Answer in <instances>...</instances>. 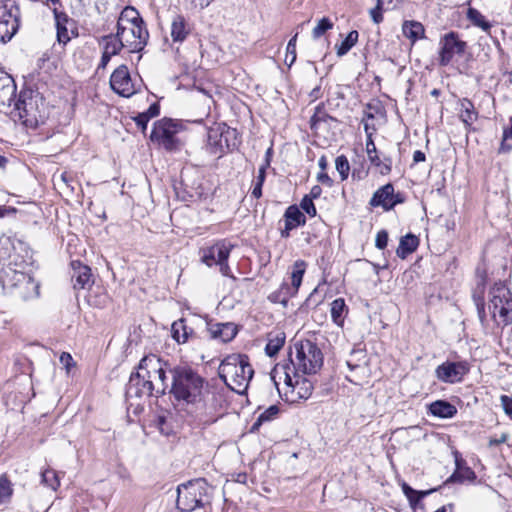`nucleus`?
<instances>
[{"instance_id":"16","label":"nucleus","mask_w":512,"mask_h":512,"mask_svg":"<svg viewBox=\"0 0 512 512\" xmlns=\"http://www.w3.org/2000/svg\"><path fill=\"white\" fill-rule=\"evenodd\" d=\"M121 39L126 44V47L130 48L131 52L142 51L149 39L146 24L135 23V25H126Z\"/></svg>"},{"instance_id":"50","label":"nucleus","mask_w":512,"mask_h":512,"mask_svg":"<svg viewBox=\"0 0 512 512\" xmlns=\"http://www.w3.org/2000/svg\"><path fill=\"white\" fill-rule=\"evenodd\" d=\"M300 207L303 209L305 213H307L310 217H315L317 214L316 207L311 200V197L304 196L300 202Z\"/></svg>"},{"instance_id":"3","label":"nucleus","mask_w":512,"mask_h":512,"mask_svg":"<svg viewBox=\"0 0 512 512\" xmlns=\"http://www.w3.org/2000/svg\"><path fill=\"white\" fill-rule=\"evenodd\" d=\"M254 370L245 354H231L219 366V376L231 390L238 394L246 392Z\"/></svg>"},{"instance_id":"34","label":"nucleus","mask_w":512,"mask_h":512,"mask_svg":"<svg viewBox=\"0 0 512 512\" xmlns=\"http://www.w3.org/2000/svg\"><path fill=\"white\" fill-rule=\"evenodd\" d=\"M296 293L295 288L291 287L287 282H283L278 290L268 296V299L272 303H279L286 307L289 299Z\"/></svg>"},{"instance_id":"7","label":"nucleus","mask_w":512,"mask_h":512,"mask_svg":"<svg viewBox=\"0 0 512 512\" xmlns=\"http://www.w3.org/2000/svg\"><path fill=\"white\" fill-rule=\"evenodd\" d=\"M208 484L204 479H196L181 484L177 488L176 505L181 512H192L203 506Z\"/></svg>"},{"instance_id":"60","label":"nucleus","mask_w":512,"mask_h":512,"mask_svg":"<svg viewBox=\"0 0 512 512\" xmlns=\"http://www.w3.org/2000/svg\"><path fill=\"white\" fill-rule=\"evenodd\" d=\"M187 197L183 196L184 200L193 199L195 197H200L202 195V190L200 189V186L198 187H191L189 190L186 191Z\"/></svg>"},{"instance_id":"43","label":"nucleus","mask_w":512,"mask_h":512,"mask_svg":"<svg viewBox=\"0 0 512 512\" xmlns=\"http://www.w3.org/2000/svg\"><path fill=\"white\" fill-rule=\"evenodd\" d=\"M41 482L52 490H56L60 485L57 473L52 469H46L41 474Z\"/></svg>"},{"instance_id":"29","label":"nucleus","mask_w":512,"mask_h":512,"mask_svg":"<svg viewBox=\"0 0 512 512\" xmlns=\"http://www.w3.org/2000/svg\"><path fill=\"white\" fill-rule=\"evenodd\" d=\"M191 31V27L182 15H176L171 23V37L174 42H183Z\"/></svg>"},{"instance_id":"2","label":"nucleus","mask_w":512,"mask_h":512,"mask_svg":"<svg viewBox=\"0 0 512 512\" xmlns=\"http://www.w3.org/2000/svg\"><path fill=\"white\" fill-rule=\"evenodd\" d=\"M172 381L169 394L178 405H197L203 401L205 379L189 365L169 368Z\"/></svg>"},{"instance_id":"12","label":"nucleus","mask_w":512,"mask_h":512,"mask_svg":"<svg viewBox=\"0 0 512 512\" xmlns=\"http://www.w3.org/2000/svg\"><path fill=\"white\" fill-rule=\"evenodd\" d=\"M19 8L11 0H0V43H6L20 26Z\"/></svg>"},{"instance_id":"38","label":"nucleus","mask_w":512,"mask_h":512,"mask_svg":"<svg viewBox=\"0 0 512 512\" xmlns=\"http://www.w3.org/2000/svg\"><path fill=\"white\" fill-rule=\"evenodd\" d=\"M467 18L474 26L481 28L485 32H488L491 28L490 22L487 21L485 16L475 8L468 9Z\"/></svg>"},{"instance_id":"53","label":"nucleus","mask_w":512,"mask_h":512,"mask_svg":"<svg viewBox=\"0 0 512 512\" xmlns=\"http://www.w3.org/2000/svg\"><path fill=\"white\" fill-rule=\"evenodd\" d=\"M500 402L504 412L512 419V397L502 395L500 397Z\"/></svg>"},{"instance_id":"24","label":"nucleus","mask_w":512,"mask_h":512,"mask_svg":"<svg viewBox=\"0 0 512 512\" xmlns=\"http://www.w3.org/2000/svg\"><path fill=\"white\" fill-rule=\"evenodd\" d=\"M285 383L292 387L291 393L295 394V396L299 399H308L314 389L312 382L304 377L297 378L295 383H293L289 374H286Z\"/></svg>"},{"instance_id":"57","label":"nucleus","mask_w":512,"mask_h":512,"mask_svg":"<svg viewBox=\"0 0 512 512\" xmlns=\"http://www.w3.org/2000/svg\"><path fill=\"white\" fill-rule=\"evenodd\" d=\"M61 364L64 365V367L69 370L70 367L74 364V361H73V358L72 356L67 353V352H63L61 355H60V358H59Z\"/></svg>"},{"instance_id":"35","label":"nucleus","mask_w":512,"mask_h":512,"mask_svg":"<svg viewBox=\"0 0 512 512\" xmlns=\"http://www.w3.org/2000/svg\"><path fill=\"white\" fill-rule=\"evenodd\" d=\"M346 312L347 306L343 298H337L331 303V318L336 325L343 324Z\"/></svg>"},{"instance_id":"15","label":"nucleus","mask_w":512,"mask_h":512,"mask_svg":"<svg viewBox=\"0 0 512 512\" xmlns=\"http://www.w3.org/2000/svg\"><path fill=\"white\" fill-rule=\"evenodd\" d=\"M404 202V194L401 192L395 193L394 186L391 183H388L374 192L369 204L372 207H382L385 211H389L397 204Z\"/></svg>"},{"instance_id":"45","label":"nucleus","mask_w":512,"mask_h":512,"mask_svg":"<svg viewBox=\"0 0 512 512\" xmlns=\"http://www.w3.org/2000/svg\"><path fill=\"white\" fill-rule=\"evenodd\" d=\"M335 166L341 177V180H346L350 171V164L347 157L345 155L338 156L335 160Z\"/></svg>"},{"instance_id":"40","label":"nucleus","mask_w":512,"mask_h":512,"mask_svg":"<svg viewBox=\"0 0 512 512\" xmlns=\"http://www.w3.org/2000/svg\"><path fill=\"white\" fill-rule=\"evenodd\" d=\"M358 37V31H350L346 38L341 42V44L339 46H336L337 56L342 57L346 55L351 50V48L357 43Z\"/></svg>"},{"instance_id":"4","label":"nucleus","mask_w":512,"mask_h":512,"mask_svg":"<svg viewBox=\"0 0 512 512\" xmlns=\"http://www.w3.org/2000/svg\"><path fill=\"white\" fill-rule=\"evenodd\" d=\"M15 110L27 127H35L46 118L44 98L37 90H22L15 102Z\"/></svg>"},{"instance_id":"58","label":"nucleus","mask_w":512,"mask_h":512,"mask_svg":"<svg viewBox=\"0 0 512 512\" xmlns=\"http://www.w3.org/2000/svg\"><path fill=\"white\" fill-rule=\"evenodd\" d=\"M391 166H392V161L390 158H384V162H382L380 160V166H378L380 168V173L382 175H387L391 172Z\"/></svg>"},{"instance_id":"1","label":"nucleus","mask_w":512,"mask_h":512,"mask_svg":"<svg viewBox=\"0 0 512 512\" xmlns=\"http://www.w3.org/2000/svg\"><path fill=\"white\" fill-rule=\"evenodd\" d=\"M32 250L16 235L0 237V286L6 294L23 301L40 295V283L26 272L31 263Z\"/></svg>"},{"instance_id":"36","label":"nucleus","mask_w":512,"mask_h":512,"mask_svg":"<svg viewBox=\"0 0 512 512\" xmlns=\"http://www.w3.org/2000/svg\"><path fill=\"white\" fill-rule=\"evenodd\" d=\"M279 412L280 409L278 405H271L270 407H268L264 412H262L258 416L256 421L251 426L250 432H257L263 423L276 419Z\"/></svg>"},{"instance_id":"11","label":"nucleus","mask_w":512,"mask_h":512,"mask_svg":"<svg viewBox=\"0 0 512 512\" xmlns=\"http://www.w3.org/2000/svg\"><path fill=\"white\" fill-rule=\"evenodd\" d=\"M149 371L137 367L136 372H132L126 386V400L133 405L131 400L142 399L143 397H156L154 382L151 381Z\"/></svg>"},{"instance_id":"8","label":"nucleus","mask_w":512,"mask_h":512,"mask_svg":"<svg viewBox=\"0 0 512 512\" xmlns=\"http://www.w3.org/2000/svg\"><path fill=\"white\" fill-rule=\"evenodd\" d=\"M237 131L226 125L212 127L207 132L206 149L211 155L221 157L237 147Z\"/></svg>"},{"instance_id":"13","label":"nucleus","mask_w":512,"mask_h":512,"mask_svg":"<svg viewBox=\"0 0 512 512\" xmlns=\"http://www.w3.org/2000/svg\"><path fill=\"white\" fill-rule=\"evenodd\" d=\"M231 249V244L226 241H219L211 247L202 249L201 261L209 267L218 265L221 274L228 277L231 271L228 265Z\"/></svg>"},{"instance_id":"6","label":"nucleus","mask_w":512,"mask_h":512,"mask_svg":"<svg viewBox=\"0 0 512 512\" xmlns=\"http://www.w3.org/2000/svg\"><path fill=\"white\" fill-rule=\"evenodd\" d=\"M295 358L291 359L294 368L303 374L316 373L323 365L320 348L310 340L295 343Z\"/></svg>"},{"instance_id":"49","label":"nucleus","mask_w":512,"mask_h":512,"mask_svg":"<svg viewBox=\"0 0 512 512\" xmlns=\"http://www.w3.org/2000/svg\"><path fill=\"white\" fill-rule=\"evenodd\" d=\"M296 40H297V34H295L288 42L287 44V54L285 62L288 66H291L295 60H296Z\"/></svg>"},{"instance_id":"33","label":"nucleus","mask_w":512,"mask_h":512,"mask_svg":"<svg viewBox=\"0 0 512 512\" xmlns=\"http://www.w3.org/2000/svg\"><path fill=\"white\" fill-rule=\"evenodd\" d=\"M460 119L467 128L478 119V112L476 111L474 104L468 98L460 100Z\"/></svg>"},{"instance_id":"54","label":"nucleus","mask_w":512,"mask_h":512,"mask_svg":"<svg viewBox=\"0 0 512 512\" xmlns=\"http://www.w3.org/2000/svg\"><path fill=\"white\" fill-rule=\"evenodd\" d=\"M409 491V495L406 496L409 499L411 505H415L426 495L425 492H419L417 490H414L413 488H409Z\"/></svg>"},{"instance_id":"56","label":"nucleus","mask_w":512,"mask_h":512,"mask_svg":"<svg viewBox=\"0 0 512 512\" xmlns=\"http://www.w3.org/2000/svg\"><path fill=\"white\" fill-rule=\"evenodd\" d=\"M143 114H146L147 117H149V120L158 116L160 113V106L158 103H153L149 106V108L142 112Z\"/></svg>"},{"instance_id":"52","label":"nucleus","mask_w":512,"mask_h":512,"mask_svg":"<svg viewBox=\"0 0 512 512\" xmlns=\"http://www.w3.org/2000/svg\"><path fill=\"white\" fill-rule=\"evenodd\" d=\"M388 244V232L386 230H380L375 239L376 248L383 250Z\"/></svg>"},{"instance_id":"30","label":"nucleus","mask_w":512,"mask_h":512,"mask_svg":"<svg viewBox=\"0 0 512 512\" xmlns=\"http://www.w3.org/2000/svg\"><path fill=\"white\" fill-rule=\"evenodd\" d=\"M429 413L439 418H452L457 414V408L446 400H436L428 407Z\"/></svg>"},{"instance_id":"42","label":"nucleus","mask_w":512,"mask_h":512,"mask_svg":"<svg viewBox=\"0 0 512 512\" xmlns=\"http://www.w3.org/2000/svg\"><path fill=\"white\" fill-rule=\"evenodd\" d=\"M13 495V488L10 480L5 476H0V505L10 502Z\"/></svg>"},{"instance_id":"23","label":"nucleus","mask_w":512,"mask_h":512,"mask_svg":"<svg viewBox=\"0 0 512 512\" xmlns=\"http://www.w3.org/2000/svg\"><path fill=\"white\" fill-rule=\"evenodd\" d=\"M72 281L75 289H85L93 283L91 268L79 261H72Z\"/></svg>"},{"instance_id":"62","label":"nucleus","mask_w":512,"mask_h":512,"mask_svg":"<svg viewBox=\"0 0 512 512\" xmlns=\"http://www.w3.org/2000/svg\"><path fill=\"white\" fill-rule=\"evenodd\" d=\"M322 194V188L321 186L319 185H314L311 190H310V193L307 195L308 197H311V200L313 199H317L321 196Z\"/></svg>"},{"instance_id":"48","label":"nucleus","mask_w":512,"mask_h":512,"mask_svg":"<svg viewBox=\"0 0 512 512\" xmlns=\"http://www.w3.org/2000/svg\"><path fill=\"white\" fill-rule=\"evenodd\" d=\"M509 140H512V116L510 117V126L503 131L499 152L506 153L512 150V145L508 143Z\"/></svg>"},{"instance_id":"31","label":"nucleus","mask_w":512,"mask_h":512,"mask_svg":"<svg viewBox=\"0 0 512 512\" xmlns=\"http://www.w3.org/2000/svg\"><path fill=\"white\" fill-rule=\"evenodd\" d=\"M402 32L412 44L425 37V28L423 24L414 20L404 21L402 24Z\"/></svg>"},{"instance_id":"20","label":"nucleus","mask_w":512,"mask_h":512,"mask_svg":"<svg viewBox=\"0 0 512 512\" xmlns=\"http://www.w3.org/2000/svg\"><path fill=\"white\" fill-rule=\"evenodd\" d=\"M206 326L210 338L222 343L232 341L238 333L237 326L232 322L214 323L209 320L206 321Z\"/></svg>"},{"instance_id":"25","label":"nucleus","mask_w":512,"mask_h":512,"mask_svg":"<svg viewBox=\"0 0 512 512\" xmlns=\"http://www.w3.org/2000/svg\"><path fill=\"white\" fill-rule=\"evenodd\" d=\"M123 34H119V31L116 30V33H111L108 35H104L101 37L100 44L103 47V52L115 56L120 53V51L126 47V44L123 42L121 37Z\"/></svg>"},{"instance_id":"44","label":"nucleus","mask_w":512,"mask_h":512,"mask_svg":"<svg viewBox=\"0 0 512 512\" xmlns=\"http://www.w3.org/2000/svg\"><path fill=\"white\" fill-rule=\"evenodd\" d=\"M333 26H334V24L329 18H327V17L321 18L312 31L313 38L314 39L320 38L328 30L332 29Z\"/></svg>"},{"instance_id":"39","label":"nucleus","mask_w":512,"mask_h":512,"mask_svg":"<svg viewBox=\"0 0 512 512\" xmlns=\"http://www.w3.org/2000/svg\"><path fill=\"white\" fill-rule=\"evenodd\" d=\"M306 270V263L303 260H297L293 265L291 273V287L295 288L296 292L302 283V279Z\"/></svg>"},{"instance_id":"17","label":"nucleus","mask_w":512,"mask_h":512,"mask_svg":"<svg viewBox=\"0 0 512 512\" xmlns=\"http://www.w3.org/2000/svg\"><path fill=\"white\" fill-rule=\"evenodd\" d=\"M469 371L467 362L446 361L439 365L435 370L438 380L444 383H457L462 381L464 375Z\"/></svg>"},{"instance_id":"41","label":"nucleus","mask_w":512,"mask_h":512,"mask_svg":"<svg viewBox=\"0 0 512 512\" xmlns=\"http://www.w3.org/2000/svg\"><path fill=\"white\" fill-rule=\"evenodd\" d=\"M285 343V334L278 333L274 337L269 338L268 343L265 347V352L268 356L273 357L278 354L280 349L283 347Z\"/></svg>"},{"instance_id":"19","label":"nucleus","mask_w":512,"mask_h":512,"mask_svg":"<svg viewBox=\"0 0 512 512\" xmlns=\"http://www.w3.org/2000/svg\"><path fill=\"white\" fill-rule=\"evenodd\" d=\"M52 11L57 30V41L59 44L66 45L71 40L69 31H71V34L74 36L78 35V33L75 32V21L65 12L59 11L56 7H54Z\"/></svg>"},{"instance_id":"22","label":"nucleus","mask_w":512,"mask_h":512,"mask_svg":"<svg viewBox=\"0 0 512 512\" xmlns=\"http://www.w3.org/2000/svg\"><path fill=\"white\" fill-rule=\"evenodd\" d=\"M284 218L285 227L280 231L282 238H288L290 236L291 230L299 226L305 225L306 223L305 215L296 205H291L286 209L284 213Z\"/></svg>"},{"instance_id":"18","label":"nucleus","mask_w":512,"mask_h":512,"mask_svg":"<svg viewBox=\"0 0 512 512\" xmlns=\"http://www.w3.org/2000/svg\"><path fill=\"white\" fill-rule=\"evenodd\" d=\"M111 89L123 97H130L136 93L128 67L120 65L110 77Z\"/></svg>"},{"instance_id":"59","label":"nucleus","mask_w":512,"mask_h":512,"mask_svg":"<svg viewBox=\"0 0 512 512\" xmlns=\"http://www.w3.org/2000/svg\"><path fill=\"white\" fill-rule=\"evenodd\" d=\"M317 180L318 182H320L323 185H326L327 187H332L334 183L331 177L324 171L320 172L317 175Z\"/></svg>"},{"instance_id":"9","label":"nucleus","mask_w":512,"mask_h":512,"mask_svg":"<svg viewBox=\"0 0 512 512\" xmlns=\"http://www.w3.org/2000/svg\"><path fill=\"white\" fill-rule=\"evenodd\" d=\"M182 124L171 118H163L154 123L150 139L161 145L167 151L179 149L180 141L177 134L181 131Z\"/></svg>"},{"instance_id":"21","label":"nucleus","mask_w":512,"mask_h":512,"mask_svg":"<svg viewBox=\"0 0 512 512\" xmlns=\"http://www.w3.org/2000/svg\"><path fill=\"white\" fill-rule=\"evenodd\" d=\"M16 84L12 76L4 74L0 76V110L10 107L12 103L15 104L16 98Z\"/></svg>"},{"instance_id":"37","label":"nucleus","mask_w":512,"mask_h":512,"mask_svg":"<svg viewBox=\"0 0 512 512\" xmlns=\"http://www.w3.org/2000/svg\"><path fill=\"white\" fill-rule=\"evenodd\" d=\"M328 121H336V119L326 113L323 103L318 104L315 108L314 114L310 118L311 130H317L320 123H326Z\"/></svg>"},{"instance_id":"46","label":"nucleus","mask_w":512,"mask_h":512,"mask_svg":"<svg viewBox=\"0 0 512 512\" xmlns=\"http://www.w3.org/2000/svg\"><path fill=\"white\" fill-rule=\"evenodd\" d=\"M366 151L370 162L375 166H380V158L377 155V149L372 139V133H368V139L366 140Z\"/></svg>"},{"instance_id":"61","label":"nucleus","mask_w":512,"mask_h":512,"mask_svg":"<svg viewBox=\"0 0 512 512\" xmlns=\"http://www.w3.org/2000/svg\"><path fill=\"white\" fill-rule=\"evenodd\" d=\"M477 312H478V317H479L481 324L485 325L486 312H485V307H484L483 303H477Z\"/></svg>"},{"instance_id":"5","label":"nucleus","mask_w":512,"mask_h":512,"mask_svg":"<svg viewBox=\"0 0 512 512\" xmlns=\"http://www.w3.org/2000/svg\"><path fill=\"white\" fill-rule=\"evenodd\" d=\"M488 308L498 326L512 324V291L504 283H495L490 288Z\"/></svg>"},{"instance_id":"32","label":"nucleus","mask_w":512,"mask_h":512,"mask_svg":"<svg viewBox=\"0 0 512 512\" xmlns=\"http://www.w3.org/2000/svg\"><path fill=\"white\" fill-rule=\"evenodd\" d=\"M419 246V239L412 233H408L401 237L396 254L399 258L405 259L412 254Z\"/></svg>"},{"instance_id":"10","label":"nucleus","mask_w":512,"mask_h":512,"mask_svg":"<svg viewBox=\"0 0 512 512\" xmlns=\"http://www.w3.org/2000/svg\"><path fill=\"white\" fill-rule=\"evenodd\" d=\"M139 368L149 371L150 379L154 382L156 398L164 396L169 391L166 373L171 366L168 362H163L156 355H148L140 360Z\"/></svg>"},{"instance_id":"28","label":"nucleus","mask_w":512,"mask_h":512,"mask_svg":"<svg viewBox=\"0 0 512 512\" xmlns=\"http://www.w3.org/2000/svg\"><path fill=\"white\" fill-rule=\"evenodd\" d=\"M172 338L179 344L186 343L194 337V330L186 324V319L180 318L171 327Z\"/></svg>"},{"instance_id":"14","label":"nucleus","mask_w":512,"mask_h":512,"mask_svg":"<svg viewBox=\"0 0 512 512\" xmlns=\"http://www.w3.org/2000/svg\"><path fill=\"white\" fill-rule=\"evenodd\" d=\"M439 52V65L447 66L454 56H462L465 53L467 43L460 39L458 33L449 32L441 37Z\"/></svg>"},{"instance_id":"27","label":"nucleus","mask_w":512,"mask_h":512,"mask_svg":"<svg viewBox=\"0 0 512 512\" xmlns=\"http://www.w3.org/2000/svg\"><path fill=\"white\" fill-rule=\"evenodd\" d=\"M135 23L144 24V20L134 7L126 6L121 11L117 20V30L119 34H123L126 25H135Z\"/></svg>"},{"instance_id":"47","label":"nucleus","mask_w":512,"mask_h":512,"mask_svg":"<svg viewBox=\"0 0 512 512\" xmlns=\"http://www.w3.org/2000/svg\"><path fill=\"white\" fill-rule=\"evenodd\" d=\"M266 179V174L262 171H258V175L253 181V189L251 191V196L259 199L262 196V187Z\"/></svg>"},{"instance_id":"51","label":"nucleus","mask_w":512,"mask_h":512,"mask_svg":"<svg viewBox=\"0 0 512 512\" xmlns=\"http://www.w3.org/2000/svg\"><path fill=\"white\" fill-rule=\"evenodd\" d=\"M376 2V6L370 10V16L374 23L379 24L383 20V2L382 0H376Z\"/></svg>"},{"instance_id":"64","label":"nucleus","mask_w":512,"mask_h":512,"mask_svg":"<svg viewBox=\"0 0 512 512\" xmlns=\"http://www.w3.org/2000/svg\"><path fill=\"white\" fill-rule=\"evenodd\" d=\"M111 55L105 53V52H102V56H101V60H100V63L98 65V69H104L106 68V66L108 65V63L110 62L111 60Z\"/></svg>"},{"instance_id":"55","label":"nucleus","mask_w":512,"mask_h":512,"mask_svg":"<svg viewBox=\"0 0 512 512\" xmlns=\"http://www.w3.org/2000/svg\"><path fill=\"white\" fill-rule=\"evenodd\" d=\"M134 121L136 122L137 126L142 130L144 133L147 129V124L150 121L149 117L146 116V114L139 113L137 116H135Z\"/></svg>"},{"instance_id":"26","label":"nucleus","mask_w":512,"mask_h":512,"mask_svg":"<svg viewBox=\"0 0 512 512\" xmlns=\"http://www.w3.org/2000/svg\"><path fill=\"white\" fill-rule=\"evenodd\" d=\"M455 464L456 470L447 479L446 483H463L464 481L472 482L476 479L475 472L470 467L466 466L465 462L458 456H456Z\"/></svg>"},{"instance_id":"63","label":"nucleus","mask_w":512,"mask_h":512,"mask_svg":"<svg viewBox=\"0 0 512 512\" xmlns=\"http://www.w3.org/2000/svg\"><path fill=\"white\" fill-rule=\"evenodd\" d=\"M16 208L9 207V206H0V218H3L5 216H8L10 214H15Z\"/></svg>"}]
</instances>
